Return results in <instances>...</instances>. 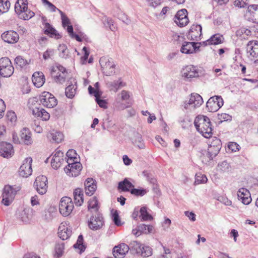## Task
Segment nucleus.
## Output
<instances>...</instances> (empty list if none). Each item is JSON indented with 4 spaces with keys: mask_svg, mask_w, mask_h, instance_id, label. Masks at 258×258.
Segmentation results:
<instances>
[{
    "mask_svg": "<svg viewBox=\"0 0 258 258\" xmlns=\"http://www.w3.org/2000/svg\"><path fill=\"white\" fill-rule=\"evenodd\" d=\"M197 130L205 138H209L213 135V128L209 117L205 115H198L194 121Z\"/></svg>",
    "mask_w": 258,
    "mask_h": 258,
    "instance_id": "obj_1",
    "label": "nucleus"
},
{
    "mask_svg": "<svg viewBox=\"0 0 258 258\" xmlns=\"http://www.w3.org/2000/svg\"><path fill=\"white\" fill-rule=\"evenodd\" d=\"M15 11L19 18L28 20L32 18L35 14L28 8L27 0H17L15 5Z\"/></svg>",
    "mask_w": 258,
    "mask_h": 258,
    "instance_id": "obj_2",
    "label": "nucleus"
},
{
    "mask_svg": "<svg viewBox=\"0 0 258 258\" xmlns=\"http://www.w3.org/2000/svg\"><path fill=\"white\" fill-rule=\"evenodd\" d=\"M202 97L197 93H192L183 103L184 109L188 112L195 111L203 103Z\"/></svg>",
    "mask_w": 258,
    "mask_h": 258,
    "instance_id": "obj_3",
    "label": "nucleus"
},
{
    "mask_svg": "<svg viewBox=\"0 0 258 258\" xmlns=\"http://www.w3.org/2000/svg\"><path fill=\"white\" fill-rule=\"evenodd\" d=\"M99 63L103 74L110 76L115 73V64L111 58L106 57L100 58Z\"/></svg>",
    "mask_w": 258,
    "mask_h": 258,
    "instance_id": "obj_4",
    "label": "nucleus"
},
{
    "mask_svg": "<svg viewBox=\"0 0 258 258\" xmlns=\"http://www.w3.org/2000/svg\"><path fill=\"white\" fill-rule=\"evenodd\" d=\"M14 68L8 57L0 59V76L3 77H9L14 73Z\"/></svg>",
    "mask_w": 258,
    "mask_h": 258,
    "instance_id": "obj_5",
    "label": "nucleus"
},
{
    "mask_svg": "<svg viewBox=\"0 0 258 258\" xmlns=\"http://www.w3.org/2000/svg\"><path fill=\"white\" fill-rule=\"evenodd\" d=\"M17 191L18 190L12 186H5L2 194V203L5 206H9L13 201Z\"/></svg>",
    "mask_w": 258,
    "mask_h": 258,
    "instance_id": "obj_6",
    "label": "nucleus"
},
{
    "mask_svg": "<svg viewBox=\"0 0 258 258\" xmlns=\"http://www.w3.org/2000/svg\"><path fill=\"white\" fill-rule=\"evenodd\" d=\"M73 209L74 204L70 198L64 197L61 199L59 205V210L63 216L70 215Z\"/></svg>",
    "mask_w": 258,
    "mask_h": 258,
    "instance_id": "obj_7",
    "label": "nucleus"
},
{
    "mask_svg": "<svg viewBox=\"0 0 258 258\" xmlns=\"http://www.w3.org/2000/svg\"><path fill=\"white\" fill-rule=\"evenodd\" d=\"M67 162L68 163V166L64 168L66 173L68 175L73 177H76L79 175L82 169L81 163L78 160L71 162L70 161Z\"/></svg>",
    "mask_w": 258,
    "mask_h": 258,
    "instance_id": "obj_8",
    "label": "nucleus"
},
{
    "mask_svg": "<svg viewBox=\"0 0 258 258\" xmlns=\"http://www.w3.org/2000/svg\"><path fill=\"white\" fill-rule=\"evenodd\" d=\"M224 101L220 96H214L210 98L206 104V107L210 112H216L223 105Z\"/></svg>",
    "mask_w": 258,
    "mask_h": 258,
    "instance_id": "obj_9",
    "label": "nucleus"
},
{
    "mask_svg": "<svg viewBox=\"0 0 258 258\" xmlns=\"http://www.w3.org/2000/svg\"><path fill=\"white\" fill-rule=\"evenodd\" d=\"M40 101L43 106L49 108H53L57 104L55 97L48 92H44L41 94Z\"/></svg>",
    "mask_w": 258,
    "mask_h": 258,
    "instance_id": "obj_10",
    "label": "nucleus"
},
{
    "mask_svg": "<svg viewBox=\"0 0 258 258\" xmlns=\"http://www.w3.org/2000/svg\"><path fill=\"white\" fill-rule=\"evenodd\" d=\"M32 159L31 157L26 158L19 168V175L23 177H27L32 172Z\"/></svg>",
    "mask_w": 258,
    "mask_h": 258,
    "instance_id": "obj_11",
    "label": "nucleus"
},
{
    "mask_svg": "<svg viewBox=\"0 0 258 258\" xmlns=\"http://www.w3.org/2000/svg\"><path fill=\"white\" fill-rule=\"evenodd\" d=\"M104 225V219L102 215L97 214L92 216L88 221V226L93 230L100 229Z\"/></svg>",
    "mask_w": 258,
    "mask_h": 258,
    "instance_id": "obj_12",
    "label": "nucleus"
},
{
    "mask_svg": "<svg viewBox=\"0 0 258 258\" xmlns=\"http://www.w3.org/2000/svg\"><path fill=\"white\" fill-rule=\"evenodd\" d=\"M47 178L45 176L40 175L37 176L34 182V185L37 192L40 195L46 193L47 189Z\"/></svg>",
    "mask_w": 258,
    "mask_h": 258,
    "instance_id": "obj_13",
    "label": "nucleus"
},
{
    "mask_svg": "<svg viewBox=\"0 0 258 258\" xmlns=\"http://www.w3.org/2000/svg\"><path fill=\"white\" fill-rule=\"evenodd\" d=\"M175 23L180 27L187 25L189 20L187 17V11L186 9L178 11L174 17Z\"/></svg>",
    "mask_w": 258,
    "mask_h": 258,
    "instance_id": "obj_14",
    "label": "nucleus"
},
{
    "mask_svg": "<svg viewBox=\"0 0 258 258\" xmlns=\"http://www.w3.org/2000/svg\"><path fill=\"white\" fill-rule=\"evenodd\" d=\"M244 16L249 21L258 23V5H252L249 6Z\"/></svg>",
    "mask_w": 258,
    "mask_h": 258,
    "instance_id": "obj_15",
    "label": "nucleus"
},
{
    "mask_svg": "<svg viewBox=\"0 0 258 258\" xmlns=\"http://www.w3.org/2000/svg\"><path fill=\"white\" fill-rule=\"evenodd\" d=\"M202 26L200 25H192L188 32V38L194 41L200 40L202 35Z\"/></svg>",
    "mask_w": 258,
    "mask_h": 258,
    "instance_id": "obj_16",
    "label": "nucleus"
},
{
    "mask_svg": "<svg viewBox=\"0 0 258 258\" xmlns=\"http://www.w3.org/2000/svg\"><path fill=\"white\" fill-rule=\"evenodd\" d=\"M14 154L13 147L10 143L7 142L0 143V156L9 158Z\"/></svg>",
    "mask_w": 258,
    "mask_h": 258,
    "instance_id": "obj_17",
    "label": "nucleus"
},
{
    "mask_svg": "<svg viewBox=\"0 0 258 258\" xmlns=\"http://www.w3.org/2000/svg\"><path fill=\"white\" fill-rule=\"evenodd\" d=\"M200 71L198 67L192 65L186 66L182 71V76L187 79L198 77Z\"/></svg>",
    "mask_w": 258,
    "mask_h": 258,
    "instance_id": "obj_18",
    "label": "nucleus"
},
{
    "mask_svg": "<svg viewBox=\"0 0 258 258\" xmlns=\"http://www.w3.org/2000/svg\"><path fill=\"white\" fill-rule=\"evenodd\" d=\"M247 50L251 59H255V62H258V41H249L247 45Z\"/></svg>",
    "mask_w": 258,
    "mask_h": 258,
    "instance_id": "obj_19",
    "label": "nucleus"
},
{
    "mask_svg": "<svg viewBox=\"0 0 258 258\" xmlns=\"http://www.w3.org/2000/svg\"><path fill=\"white\" fill-rule=\"evenodd\" d=\"M237 197L239 201L246 205L249 204L252 201L249 190L245 188H241L238 190Z\"/></svg>",
    "mask_w": 258,
    "mask_h": 258,
    "instance_id": "obj_20",
    "label": "nucleus"
},
{
    "mask_svg": "<svg viewBox=\"0 0 258 258\" xmlns=\"http://www.w3.org/2000/svg\"><path fill=\"white\" fill-rule=\"evenodd\" d=\"M194 42H185L182 45L180 51L183 53H194L199 50L200 46Z\"/></svg>",
    "mask_w": 258,
    "mask_h": 258,
    "instance_id": "obj_21",
    "label": "nucleus"
},
{
    "mask_svg": "<svg viewBox=\"0 0 258 258\" xmlns=\"http://www.w3.org/2000/svg\"><path fill=\"white\" fill-rule=\"evenodd\" d=\"M130 249L129 246L125 243H121L115 246L113 249V254L116 258H122L124 256Z\"/></svg>",
    "mask_w": 258,
    "mask_h": 258,
    "instance_id": "obj_22",
    "label": "nucleus"
},
{
    "mask_svg": "<svg viewBox=\"0 0 258 258\" xmlns=\"http://www.w3.org/2000/svg\"><path fill=\"white\" fill-rule=\"evenodd\" d=\"M63 153L60 151H57L52 155V158L51 161V166L53 169H58L61 165L62 163L64 161Z\"/></svg>",
    "mask_w": 258,
    "mask_h": 258,
    "instance_id": "obj_23",
    "label": "nucleus"
},
{
    "mask_svg": "<svg viewBox=\"0 0 258 258\" xmlns=\"http://www.w3.org/2000/svg\"><path fill=\"white\" fill-rule=\"evenodd\" d=\"M224 40V38L223 36L219 33H217L213 35L209 39L201 42L200 44L205 46L209 45H218L222 43Z\"/></svg>",
    "mask_w": 258,
    "mask_h": 258,
    "instance_id": "obj_24",
    "label": "nucleus"
},
{
    "mask_svg": "<svg viewBox=\"0 0 258 258\" xmlns=\"http://www.w3.org/2000/svg\"><path fill=\"white\" fill-rule=\"evenodd\" d=\"M19 35L15 31H8L2 35V39L8 43H16L19 40Z\"/></svg>",
    "mask_w": 258,
    "mask_h": 258,
    "instance_id": "obj_25",
    "label": "nucleus"
},
{
    "mask_svg": "<svg viewBox=\"0 0 258 258\" xmlns=\"http://www.w3.org/2000/svg\"><path fill=\"white\" fill-rule=\"evenodd\" d=\"M106 85L110 91L116 92L119 89L125 86L126 83L121 78H119L117 80L108 82Z\"/></svg>",
    "mask_w": 258,
    "mask_h": 258,
    "instance_id": "obj_26",
    "label": "nucleus"
},
{
    "mask_svg": "<svg viewBox=\"0 0 258 258\" xmlns=\"http://www.w3.org/2000/svg\"><path fill=\"white\" fill-rule=\"evenodd\" d=\"M84 185L86 194L89 196L93 195L97 188L95 181L92 178H88L85 181Z\"/></svg>",
    "mask_w": 258,
    "mask_h": 258,
    "instance_id": "obj_27",
    "label": "nucleus"
},
{
    "mask_svg": "<svg viewBox=\"0 0 258 258\" xmlns=\"http://www.w3.org/2000/svg\"><path fill=\"white\" fill-rule=\"evenodd\" d=\"M88 91L89 94H93L95 97L96 101L100 107L103 108H106L107 107L106 102L105 100L100 99V97L101 95L100 91H99L98 90H94V88L91 86H89Z\"/></svg>",
    "mask_w": 258,
    "mask_h": 258,
    "instance_id": "obj_28",
    "label": "nucleus"
},
{
    "mask_svg": "<svg viewBox=\"0 0 258 258\" xmlns=\"http://www.w3.org/2000/svg\"><path fill=\"white\" fill-rule=\"evenodd\" d=\"M32 80L34 85L37 88H39L44 84L45 79L42 72H36L32 76Z\"/></svg>",
    "mask_w": 258,
    "mask_h": 258,
    "instance_id": "obj_29",
    "label": "nucleus"
},
{
    "mask_svg": "<svg viewBox=\"0 0 258 258\" xmlns=\"http://www.w3.org/2000/svg\"><path fill=\"white\" fill-rule=\"evenodd\" d=\"M20 137L25 145H30L33 143L31 133L28 128H22L20 133Z\"/></svg>",
    "mask_w": 258,
    "mask_h": 258,
    "instance_id": "obj_30",
    "label": "nucleus"
},
{
    "mask_svg": "<svg viewBox=\"0 0 258 258\" xmlns=\"http://www.w3.org/2000/svg\"><path fill=\"white\" fill-rule=\"evenodd\" d=\"M44 33L49 35L50 37L58 39L61 38V35L57 31L48 23H44Z\"/></svg>",
    "mask_w": 258,
    "mask_h": 258,
    "instance_id": "obj_31",
    "label": "nucleus"
},
{
    "mask_svg": "<svg viewBox=\"0 0 258 258\" xmlns=\"http://www.w3.org/2000/svg\"><path fill=\"white\" fill-rule=\"evenodd\" d=\"M58 230V236L62 240L67 239L72 234V231L63 224L59 226Z\"/></svg>",
    "mask_w": 258,
    "mask_h": 258,
    "instance_id": "obj_32",
    "label": "nucleus"
},
{
    "mask_svg": "<svg viewBox=\"0 0 258 258\" xmlns=\"http://www.w3.org/2000/svg\"><path fill=\"white\" fill-rule=\"evenodd\" d=\"M32 114L36 117H40L44 121H47L50 118L49 113L42 108L35 107L32 109Z\"/></svg>",
    "mask_w": 258,
    "mask_h": 258,
    "instance_id": "obj_33",
    "label": "nucleus"
},
{
    "mask_svg": "<svg viewBox=\"0 0 258 258\" xmlns=\"http://www.w3.org/2000/svg\"><path fill=\"white\" fill-rule=\"evenodd\" d=\"M70 83L71 84L68 85L67 87L65 93L68 98H73L76 94V87L75 86L76 82L74 79L71 78L70 79Z\"/></svg>",
    "mask_w": 258,
    "mask_h": 258,
    "instance_id": "obj_34",
    "label": "nucleus"
},
{
    "mask_svg": "<svg viewBox=\"0 0 258 258\" xmlns=\"http://www.w3.org/2000/svg\"><path fill=\"white\" fill-rule=\"evenodd\" d=\"M47 137L51 141L57 143L61 142L63 139V134L61 132L55 130L50 132L48 134Z\"/></svg>",
    "mask_w": 258,
    "mask_h": 258,
    "instance_id": "obj_35",
    "label": "nucleus"
},
{
    "mask_svg": "<svg viewBox=\"0 0 258 258\" xmlns=\"http://www.w3.org/2000/svg\"><path fill=\"white\" fill-rule=\"evenodd\" d=\"M133 144L140 149L145 148V145L142 139V136L138 133H136L132 139Z\"/></svg>",
    "mask_w": 258,
    "mask_h": 258,
    "instance_id": "obj_36",
    "label": "nucleus"
},
{
    "mask_svg": "<svg viewBox=\"0 0 258 258\" xmlns=\"http://www.w3.org/2000/svg\"><path fill=\"white\" fill-rule=\"evenodd\" d=\"M56 214V208L50 206L44 211L42 216L45 220H50L55 216Z\"/></svg>",
    "mask_w": 258,
    "mask_h": 258,
    "instance_id": "obj_37",
    "label": "nucleus"
},
{
    "mask_svg": "<svg viewBox=\"0 0 258 258\" xmlns=\"http://www.w3.org/2000/svg\"><path fill=\"white\" fill-rule=\"evenodd\" d=\"M83 194L80 188H77L74 191V199L75 204L80 206L83 203Z\"/></svg>",
    "mask_w": 258,
    "mask_h": 258,
    "instance_id": "obj_38",
    "label": "nucleus"
},
{
    "mask_svg": "<svg viewBox=\"0 0 258 258\" xmlns=\"http://www.w3.org/2000/svg\"><path fill=\"white\" fill-rule=\"evenodd\" d=\"M134 185L127 178L118 183V187L123 191H128L133 188Z\"/></svg>",
    "mask_w": 258,
    "mask_h": 258,
    "instance_id": "obj_39",
    "label": "nucleus"
},
{
    "mask_svg": "<svg viewBox=\"0 0 258 258\" xmlns=\"http://www.w3.org/2000/svg\"><path fill=\"white\" fill-rule=\"evenodd\" d=\"M221 147H215L212 146L208 147L206 156L208 157L209 160H212L215 157H216L219 153Z\"/></svg>",
    "mask_w": 258,
    "mask_h": 258,
    "instance_id": "obj_40",
    "label": "nucleus"
},
{
    "mask_svg": "<svg viewBox=\"0 0 258 258\" xmlns=\"http://www.w3.org/2000/svg\"><path fill=\"white\" fill-rule=\"evenodd\" d=\"M153 253L152 248L149 246L143 244L141 249L138 254L143 257H147L152 255Z\"/></svg>",
    "mask_w": 258,
    "mask_h": 258,
    "instance_id": "obj_41",
    "label": "nucleus"
},
{
    "mask_svg": "<svg viewBox=\"0 0 258 258\" xmlns=\"http://www.w3.org/2000/svg\"><path fill=\"white\" fill-rule=\"evenodd\" d=\"M140 216L142 221H151L153 220L152 216L147 212V208L143 207L140 210Z\"/></svg>",
    "mask_w": 258,
    "mask_h": 258,
    "instance_id": "obj_42",
    "label": "nucleus"
},
{
    "mask_svg": "<svg viewBox=\"0 0 258 258\" xmlns=\"http://www.w3.org/2000/svg\"><path fill=\"white\" fill-rule=\"evenodd\" d=\"M251 35V31L246 28H241L236 32V35L241 37L242 39H246V37Z\"/></svg>",
    "mask_w": 258,
    "mask_h": 258,
    "instance_id": "obj_43",
    "label": "nucleus"
},
{
    "mask_svg": "<svg viewBox=\"0 0 258 258\" xmlns=\"http://www.w3.org/2000/svg\"><path fill=\"white\" fill-rule=\"evenodd\" d=\"M142 245L137 241H133L130 242L128 246L131 251H133L138 254L139 252L141 251Z\"/></svg>",
    "mask_w": 258,
    "mask_h": 258,
    "instance_id": "obj_44",
    "label": "nucleus"
},
{
    "mask_svg": "<svg viewBox=\"0 0 258 258\" xmlns=\"http://www.w3.org/2000/svg\"><path fill=\"white\" fill-rule=\"evenodd\" d=\"M64 243L63 242H57L55 247V254L57 257L61 256L63 253Z\"/></svg>",
    "mask_w": 258,
    "mask_h": 258,
    "instance_id": "obj_45",
    "label": "nucleus"
},
{
    "mask_svg": "<svg viewBox=\"0 0 258 258\" xmlns=\"http://www.w3.org/2000/svg\"><path fill=\"white\" fill-rule=\"evenodd\" d=\"M231 167L226 161H222L218 165L217 169L222 172H228L230 170Z\"/></svg>",
    "mask_w": 258,
    "mask_h": 258,
    "instance_id": "obj_46",
    "label": "nucleus"
},
{
    "mask_svg": "<svg viewBox=\"0 0 258 258\" xmlns=\"http://www.w3.org/2000/svg\"><path fill=\"white\" fill-rule=\"evenodd\" d=\"M10 7V3L8 0H0V12H7Z\"/></svg>",
    "mask_w": 258,
    "mask_h": 258,
    "instance_id": "obj_47",
    "label": "nucleus"
},
{
    "mask_svg": "<svg viewBox=\"0 0 258 258\" xmlns=\"http://www.w3.org/2000/svg\"><path fill=\"white\" fill-rule=\"evenodd\" d=\"M139 231L142 234H148L152 233L153 230V227L151 225H147L145 224H141L139 225Z\"/></svg>",
    "mask_w": 258,
    "mask_h": 258,
    "instance_id": "obj_48",
    "label": "nucleus"
},
{
    "mask_svg": "<svg viewBox=\"0 0 258 258\" xmlns=\"http://www.w3.org/2000/svg\"><path fill=\"white\" fill-rule=\"evenodd\" d=\"M208 179L206 176L201 173L197 174L195 181V184H200L201 183H205L207 182Z\"/></svg>",
    "mask_w": 258,
    "mask_h": 258,
    "instance_id": "obj_49",
    "label": "nucleus"
},
{
    "mask_svg": "<svg viewBox=\"0 0 258 258\" xmlns=\"http://www.w3.org/2000/svg\"><path fill=\"white\" fill-rule=\"evenodd\" d=\"M30 209H25L23 210L20 215L21 220L24 222H27L30 219V215L29 214Z\"/></svg>",
    "mask_w": 258,
    "mask_h": 258,
    "instance_id": "obj_50",
    "label": "nucleus"
},
{
    "mask_svg": "<svg viewBox=\"0 0 258 258\" xmlns=\"http://www.w3.org/2000/svg\"><path fill=\"white\" fill-rule=\"evenodd\" d=\"M77 153L75 150L73 149L69 150L66 153V156L68 157V159L67 161L74 162L77 160Z\"/></svg>",
    "mask_w": 258,
    "mask_h": 258,
    "instance_id": "obj_51",
    "label": "nucleus"
},
{
    "mask_svg": "<svg viewBox=\"0 0 258 258\" xmlns=\"http://www.w3.org/2000/svg\"><path fill=\"white\" fill-rule=\"evenodd\" d=\"M88 209H94L95 211L98 210V201L96 197H93L88 203Z\"/></svg>",
    "mask_w": 258,
    "mask_h": 258,
    "instance_id": "obj_52",
    "label": "nucleus"
},
{
    "mask_svg": "<svg viewBox=\"0 0 258 258\" xmlns=\"http://www.w3.org/2000/svg\"><path fill=\"white\" fill-rule=\"evenodd\" d=\"M52 77L54 78V80L56 82L62 84L63 83L66 81V78L67 76V74H58V75H55L54 74H53V75H52Z\"/></svg>",
    "mask_w": 258,
    "mask_h": 258,
    "instance_id": "obj_53",
    "label": "nucleus"
},
{
    "mask_svg": "<svg viewBox=\"0 0 258 258\" xmlns=\"http://www.w3.org/2000/svg\"><path fill=\"white\" fill-rule=\"evenodd\" d=\"M83 238L82 235H80L78 238L76 243L74 245L75 248H79L81 251H84L85 247L83 244Z\"/></svg>",
    "mask_w": 258,
    "mask_h": 258,
    "instance_id": "obj_54",
    "label": "nucleus"
},
{
    "mask_svg": "<svg viewBox=\"0 0 258 258\" xmlns=\"http://www.w3.org/2000/svg\"><path fill=\"white\" fill-rule=\"evenodd\" d=\"M56 72H57V74H67L66 72V69L63 67H62L60 65H58V66H56V67L53 68L52 69L51 75H53V74H54Z\"/></svg>",
    "mask_w": 258,
    "mask_h": 258,
    "instance_id": "obj_55",
    "label": "nucleus"
},
{
    "mask_svg": "<svg viewBox=\"0 0 258 258\" xmlns=\"http://www.w3.org/2000/svg\"><path fill=\"white\" fill-rule=\"evenodd\" d=\"M209 146L215 147H221V143L220 140L216 137H213L209 142Z\"/></svg>",
    "mask_w": 258,
    "mask_h": 258,
    "instance_id": "obj_56",
    "label": "nucleus"
},
{
    "mask_svg": "<svg viewBox=\"0 0 258 258\" xmlns=\"http://www.w3.org/2000/svg\"><path fill=\"white\" fill-rule=\"evenodd\" d=\"M103 23L104 25L106 27H108L110 29V30L112 31H115V27L114 26L113 22L111 19L106 18L104 20Z\"/></svg>",
    "mask_w": 258,
    "mask_h": 258,
    "instance_id": "obj_57",
    "label": "nucleus"
},
{
    "mask_svg": "<svg viewBox=\"0 0 258 258\" xmlns=\"http://www.w3.org/2000/svg\"><path fill=\"white\" fill-rule=\"evenodd\" d=\"M131 193L136 196H143L147 193V191L144 189L132 188L131 190Z\"/></svg>",
    "mask_w": 258,
    "mask_h": 258,
    "instance_id": "obj_58",
    "label": "nucleus"
},
{
    "mask_svg": "<svg viewBox=\"0 0 258 258\" xmlns=\"http://www.w3.org/2000/svg\"><path fill=\"white\" fill-rule=\"evenodd\" d=\"M130 97L129 92L126 90H122L117 94V97L120 99L121 101H126L129 99Z\"/></svg>",
    "mask_w": 258,
    "mask_h": 258,
    "instance_id": "obj_59",
    "label": "nucleus"
},
{
    "mask_svg": "<svg viewBox=\"0 0 258 258\" xmlns=\"http://www.w3.org/2000/svg\"><path fill=\"white\" fill-rule=\"evenodd\" d=\"M60 52V56L62 57H66L68 53V49L66 45L60 44L58 48Z\"/></svg>",
    "mask_w": 258,
    "mask_h": 258,
    "instance_id": "obj_60",
    "label": "nucleus"
},
{
    "mask_svg": "<svg viewBox=\"0 0 258 258\" xmlns=\"http://www.w3.org/2000/svg\"><path fill=\"white\" fill-rule=\"evenodd\" d=\"M54 54V50L53 49H47L43 53V58L44 60H47L51 58Z\"/></svg>",
    "mask_w": 258,
    "mask_h": 258,
    "instance_id": "obj_61",
    "label": "nucleus"
},
{
    "mask_svg": "<svg viewBox=\"0 0 258 258\" xmlns=\"http://www.w3.org/2000/svg\"><path fill=\"white\" fill-rule=\"evenodd\" d=\"M112 220L116 226H119L121 225V221L117 211L112 213Z\"/></svg>",
    "mask_w": 258,
    "mask_h": 258,
    "instance_id": "obj_62",
    "label": "nucleus"
},
{
    "mask_svg": "<svg viewBox=\"0 0 258 258\" xmlns=\"http://www.w3.org/2000/svg\"><path fill=\"white\" fill-rule=\"evenodd\" d=\"M59 11L61 15L62 26L65 27L66 26H68L70 24V20L60 10H59Z\"/></svg>",
    "mask_w": 258,
    "mask_h": 258,
    "instance_id": "obj_63",
    "label": "nucleus"
},
{
    "mask_svg": "<svg viewBox=\"0 0 258 258\" xmlns=\"http://www.w3.org/2000/svg\"><path fill=\"white\" fill-rule=\"evenodd\" d=\"M15 61L20 67H24L26 63V61L20 56L16 57L15 59Z\"/></svg>",
    "mask_w": 258,
    "mask_h": 258,
    "instance_id": "obj_64",
    "label": "nucleus"
}]
</instances>
